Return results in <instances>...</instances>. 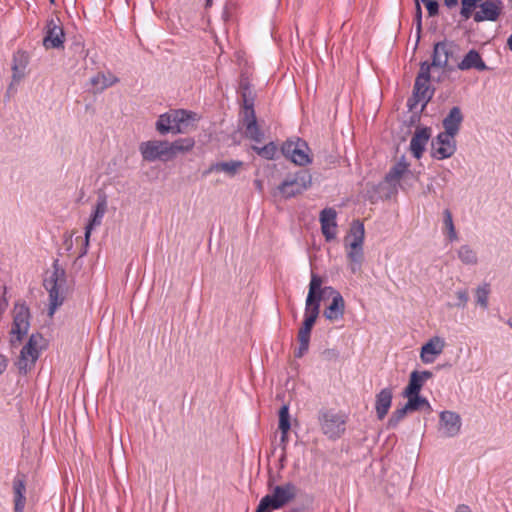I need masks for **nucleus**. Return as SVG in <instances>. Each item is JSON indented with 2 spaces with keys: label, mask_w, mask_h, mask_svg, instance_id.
Instances as JSON below:
<instances>
[{
  "label": "nucleus",
  "mask_w": 512,
  "mask_h": 512,
  "mask_svg": "<svg viewBox=\"0 0 512 512\" xmlns=\"http://www.w3.org/2000/svg\"><path fill=\"white\" fill-rule=\"evenodd\" d=\"M507 44H508L510 50L512 51V34L509 36Z\"/></svg>",
  "instance_id": "bf43d9fd"
},
{
  "label": "nucleus",
  "mask_w": 512,
  "mask_h": 512,
  "mask_svg": "<svg viewBox=\"0 0 512 512\" xmlns=\"http://www.w3.org/2000/svg\"><path fill=\"white\" fill-rule=\"evenodd\" d=\"M84 254H86V249L81 253V256H83Z\"/></svg>",
  "instance_id": "338daca9"
},
{
  "label": "nucleus",
  "mask_w": 512,
  "mask_h": 512,
  "mask_svg": "<svg viewBox=\"0 0 512 512\" xmlns=\"http://www.w3.org/2000/svg\"><path fill=\"white\" fill-rule=\"evenodd\" d=\"M431 137L430 127H418L410 141V150L416 159H420Z\"/></svg>",
  "instance_id": "6ab92c4d"
},
{
  "label": "nucleus",
  "mask_w": 512,
  "mask_h": 512,
  "mask_svg": "<svg viewBox=\"0 0 512 512\" xmlns=\"http://www.w3.org/2000/svg\"><path fill=\"white\" fill-rule=\"evenodd\" d=\"M271 494L282 508L296 497L297 488L293 483L287 482L283 485L275 486Z\"/></svg>",
  "instance_id": "393cba45"
},
{
  "label": "nucleus",
  "mask_w": 512,
  "mask_h": 512,
  "mask_svg": "<svg viewBox=\"0 0 512 512\" xmlns=\"http://www.w3.org/2000/svg\"><path fill=\"white\" fill-rule=\"evenodd\" d=\"M29 63V55L24 51H17L13 55L12 61V82L7 89V96L10 97L16 92L14 84H18L25 76L26 68Z\"/></svg>",
  "instance_id": "2eb2a0df"
},
{
  "label": "nucleus",
  "mask_w": 512,
  "mask_h": 512,
  "mask_svg": "<svg viewBox=\"0 0 512 512\" xmlns=\"http://www.w3.org/2000/svg\"><path fill=\"white\" fill-rule=\"evenodd\" d=\"M279 430L281 432H289L291 424H290V416H289V408L287 405H283L279 410Z\"/></svg>",
  "instance_id": "79ce46f5"
},
{
  "label": "nucleus",
  "mask_w": 512,
  "mask_h": 512,
  "mask_svg": "<svg viewBox=\"0 0 512 512\" xmlns=\"http://www.w3.org/2000/svg\"><path fill=\"white\" fill-rule=\"evenodd\" d=\"M49 1H50V3H52V4L55 2V0H49Z\"/></svg>",
  "instance_id": "774afa93"
},
{
  "label": "nucleus",
  "mask_w": 512,
  "mask_h": 512,
  "mask_svg": "<svg viewBox=\"0 0 512 512\" xmlns=\"http://www.w3.org/2000/svg\"><path fill=\"white\" fill-rule=\"evenodd\" d=\"M195 116V113L184 109L170 110L158 117L156 130L161 135L186 133L194 126Z\"/></svg>",
  "instance_id": "7ed1b4c3"
},
{
  "label": "nucleus",
  "mask_w": 512,
  "mask_h": 512,
  "mask_svg": "<svg viewBox=\"0 0 512 512\" xmlns=\"http://www.w3.org/2000/svg\"><path fill=\"white\" fill-rule=\"evenodd\" d=\"M194 145H195V141L191 137L180 138L173 142L167 141V150H168L169 161L174 159L180 153H185V152L192 150Z\"/></svg>",
  "instance_id": "c756f323"
},
{
  "label": "nucleus",
  "mask_w": 512,
  "mask_h": 512,
  "mask_svg": "<svg viewBox=\"0 0 512 512\" xmlns=\"http://www.w3.org/2000/svg\"><path fill=\"white\" fill-rule=\"evenodd\" d=\"M308 150L309 147L307 143L304 140L298 138V145L289 160L299 166H304L311 163V158L307 153Z\"/></svg>",
  "instance_id": "2f4dec72"
},
{
  "label": "nucleus",
  "mask_w": 512,
  "mask_h": 512,
  "mask_svg": "<svg viewBox=\"0 0 512 512\" xmlns=\"http://www.w3.org/2000/svg\"><path fill=\"white\" fill-rule=\"evenodd\" d=\"M489 293L490 285L488 283H484L476 289V303L484 309L488 307Z\"/></svg>",
  "instance_id": "a19ab883"
},
{
  "label": "nucleus",
  "mask_w": 512,
  "mask_h": 512,
  "mask_svg": "<svg viewBox=\"0 0 512 512\" xmlns=\"http://www.w3.org/2000/svg\"><path fill=\"white\" fill-rule=\"evenodd\" d=\"M331 294L332 302L324 310V316L330 321H335L343 317L345 302L342 295L337 290L334 289V292H331Z\"/></svg>",
  "instance_id": "bb28decb"
},
{
  "label": "nucleus",
  "mask_w": 512,
  "mask_h": 512,
  "mask_svg": "<svg viewBox=\"0 0 512 512\" xmlns=\"http://www.w3.org/2000/svg\"><path fill=\"white\" fill-rule=\"evenodd\" d=\"M326 296H332L331 290H327Z\"/></svg>",
  "instance_id": "0e129e2a"
},
{
  "label": "nucleus",
  "mask_w": 512,
  "mask_h": 512,
  "mask_svg": "<svg viewBox=\"0 0 512 512\" xmlns=\"http://www.w3.org/2000/svg\"><path fill=\"white\" fill-rule=\"evenodd\" d=\"M504 10L502 0H461L460 16L463 21L471 17L476 23L499 19Z\"/></svg>",
  "instance_id": "f257e3e1"
},
{
  "label": "nucleus",
  "mask_w": 512,
  "mask_h": 512,
  "mask_svg": "<svg viewBox=\"0 0 512 512\" xmlns=\"http://www.w3.org/2000/svg\"><path fill=\"white\" fill-rule=\"evenodd\" d=\"M45 348V339L40 333L30 335L27 343L22 347L20 356L16 365L20 373L26 374L31 370L40 356V352Z\"/></svg>",
  "instance_id": "0eeeda50"
},
{
  "label": "nucleus",
  "mask_w": 512,
  "mask_h": 512,
  "mask_svg": "<svg viewBox=\"0 0 512 512\" xmlns=\"http://www.w3.org/2000/svg\"><path fill=\"white\" fill-rule=\"evenodd\" d=\"M312 184V175L308 170L301 169L295 173L288 174L285 179L276 187L274 196L280 195L289 199L302 194Z\"/></svg>",
  "instance_id": "39448f33"
},
{
  "label": "nucleus",
  "mask_w": 512,
  "mask_h": 512,
  "mask_svg": "<svg viewBox=\"0 0 512 512\" xmlns=\"http://www.w3.org/2000/svg\"><path fill=\"white\" fill-rule=\"evenodd\" d=\"M14 512H24L26 505V475L17 473L12 481Z\"/></svg>",
  "instance_id": "a211bd4d"
},
{
  "label": "nucleus",
  "mask_w": 512,
  "mask_h": 512,
  "mask_svg": "<svg viewBox=\"0 0 512 512\" xmlns=\"http://www.w3.org/2000/svg\"><path fill=\"white\" fill-rule=\"evenodd\" d=\"M65 33L59 18L50 19L45 26L43 46L46 49H61L64 47Z\"/></svg>",
  "instance_id": "4468645a"
},
{
  "label": "nucleus",
  "mask_w": 512,
  "mask_h": 512,
  "mask_svg": "<svg viewBox=\"0 0 512 512\" xmlns=\"http://www.w3.org/2000/svg\"><path fill=\"white\" fill-rule=\"evenodd\" d=\"M252 149L262 158L266 160H273L278 151L277 146L274 142H270L263 147L252 146Z\"/></svg>",
  "instance_id": "4c0bfd02"
},
{
  "label": "nucleus",
  "mask_w": 512,
  "mask_h": 512,
  "mask_svg": "<svg viewBox=\"0 0 512 512\" xmlns=\"http://www.w3.org/2000/svg\"><path fill=\"white\" fill-rule=\"evenodd\" d=\"M455 512H472V511L468 505L460 504L457 506Z\"/></svg>",
  "instance_id": "864d4df0"
},
{
  "label": "nucleus",
  "mask_w": 512,
  "mask_h": 512,
  "mask_svg": "<svg viewBox=\"0 0 512 512\" xmlns=\"http://www.w3.org/2000/svg\"><path fill=\"white\" fill-rule=\"evenodd\" d=\"M74 49H75V51L80 50L81 52H83V46L80 42L74 43Z\"/></svg>",
  "instance_id": "13d9d810"
},
{
  "label": "nucleus",
  "mask_w": 512,
  "mask_h": 512,
  "mask_svg": "<svg viewBox=\"0 0 512 512\" xmlns=\"http://www.w3.org/2000/svg\"><path fill=\"white\" fill-rule=\"evenodd\" d=\"M457 302L453 306L458 308H465L469 301V293L467 289L458 290L456 293Z\"/></svg>",
  "instance_id": "a18cd8bd"
},
{
  "label": "nucleus",
  "mask_w": 512,
  "mask_h": 512,
  "mask_svg": "<svg viewBox=\"0 0 512 512\" xmlns=\"http://www.w3.org/2000/svg\"><path fill=\"white\" fill-rule=\"evenodd\" d=\"M431 71L428 61L420 63L419 72L415 78L412 96L407 101L410 111L414 110L418 103H422L421 111L425 109L435 93V88L431 86Z\"/></svg>",
  "instance_id": "20e7f679"
},
{
  "label": "nucleus",
  "mask_w": 512,
  "mask_h": 512,
  "mask_svg": "<svg viewBox=\"0 0 512 512\" xmlns=\"http://www.w3.org/2000/svg\"><path fill=\"white\" fill-rule=\"evenodd\" d=\"M339 351L335 348H328L322 351L321 357L324 361L335 362L339 359Z\"/></svg>",
  "instance_id": "49530a36"
},
{
  "label": "nucleus",
  "mask_w": 512,
  "mask_h": 512,
  "mask_svg": "<svg viewBox=\"0 0 512 512\" xmlns=\"http://www.w3.org/2000/svg\"><path fill=\"white\" fill-rule=\"evenodd\" d=\"M3 304L7 305V301H6V299L2 296V305H3Z\"/></svg>",
  "instance_id": "680f3d73"
},
{
  "label": "nucleus",
  "mask_w": 512,
  "mask_h": 512,
  "mask_svg": "<svg viewBox=\"0 0 512 512\" xmlns=\"http://www.w3.org/2000/svg\"><path fill=\"white\" fill-rule=\"evenodd\" d=\"M52 268L51 273L43 280V286L49 293L48 314L50 316L63 304L67 292L66 272L60 267L58 259L54 260Z\"/></svg>",
  "instance_id": "f03ea898"
},
{
  "label": "nucleus",
  "mask_w": 512,
  "mask_h": 512,
  "mask_svg": "<svg viewBox=\"0 0 512 512\" xmlns=\"http://www.w3.org/2000/svg\"><path fill=\"white\" fill-rule=\"evenodd\" d=\"M443 222H444V226L446 228V230H451L452 228H455L454 226V223H453V217H452V213L449 209H445L443 211Z\"/></svg>",
  "instance_id": "8fccbe9b"
},
{
  "label": "nucleus",
  "mask_w": 512,
  "mask_h": 512,
  "mask_svg": "<svg viewBox=\"0 0 512 512\" xmlns=\"http://www.w3.org/2000/svg\"><path fill=\"white\" fill-rule=\"evenodd\" d=\"M424 385V382L422 379H420V376L418 375V371L415 370L411 372L409 383L403 390V396H415L416 394H419L422 387Z\"/></svg>",
  "instance_id": "473e14b6"
},
{
  "label": "nucleus",
  "mask_w": 512,
  "mask_h": 512,
  "mask_svg": "<svg viewBox=\"0 0 512 512\" xmlns=\"http://www.w3.org/2000/svg\"><path fill=\"white\" fill-rule=\"evenodd\" d=\"M455 135L440 132L431 142V156L437 160L450 158L456 152Z\"/></svg>",
  "instance_id": "f8f14e48"
},
{
  "label": "nucleus",
  "mask_w": 512,
  "mask_h": 512,
  "mask_svg": "<svg viewBox=\"0 0 512 512\" xmlns=\"http://www.w3.org/2000/svg\"><path fill=\"white\" fill-rule=\"evenodd\" d=\"M30 311L24 303H16L13 309V323L10 330V344L18 347L30 327Z\"/></svg>",
  "instance_id": "6e6552de"
},
{
  "label": "nucleus",
  "mask_w": 512,
  "mask_h": 512,
  "mask_svg": "<svg viewBox=\"0 0 512 512\" xmlns=\"http://www.w3.org/2000/svg\"><path fill=\"white\" fill-rule=\"evenodd\" d=\"M336 217L337 213L333 208H325L320 213L322 234L328 242L332 241L336 237Z\"/></svg>",
  "instance_id": "412c9836"
},
{
  "label": "nucleus",
  "mask_w": 512,
  "mask_h": 512,
  "mask_svg": "<svg viewBox=\"0 0 512 512\" xmlns=\"http://www.w3.org/2000/svg\"><path fill=\"white\" fill-rule=\"evenodd\" d=\"M364 225L359 220H354L351 223L349 232L345 237V243L350 247L347 257L351 264V271L353 273L360 269L364 255H363V241H364Z\"/></svg>",
  "instance_id": "423d86ee"
},
{
  "label": "nucleus",
  "mask_w": 512,
  "mask_h": 512,
  "mask_svg": "<svg viewBox=\"0 0 512 512\" xmlns=\"http://www.w3.org/2000/svg\"><path fill=\"white\" fill-rule=\"evenodd\" d=\"M322 432L330 439H337L345 432L343 415L332 411H321L318 416Z\"/></svg>",
  "instance_id": "9d476101"
},
{
  "label": "nucleus",
  "mask_w": 512,
  "mask_h": 512,
  "mask_svg": "<svg viewBox=\"0 0 512 512\" xmlns=\"http://www.w3.org/2000/svg\"><path fill=\"white\" fill-rule=\"evenodd\" d=\"M408 399L406 402V408L409 409L411 412L418 411L420 409H426L427 412L432 411V407L428 400L419 394H416L415 396H404Z\"/></svg>",
  "instance_id": "72a5a7b5"
},
{
  "label": "nucleus",
  "mask_w": 512,
  "mask_h": 512,
  "mask_svg": "<svg viewBox=\"0 0 512 512\" xmlns=\"http://www.w3.org/2000/svg\"><path fill=\"white\" fill-rule=\"evenodd\" d=\"M409 172V163L405 160V157L402 156L401 159L390 168L385 176V181L395 187L400 179Z\"/></svg>",
  "instance_id": "c85d7f7f"
},
{
  "label": "nucleus",
  "mask_w": 512,
  "mask_h": 512,
  "mask_svg": "<svg viewBox=\"0 0 512 512\" xmlns=\"http://www.w3.org/2000/svg\"><path fill=\"white\" fill-rule=\"evenodd\" d=\"M440 431L445 437H454L459 434L461 429V417L453 411H442L440 413Z\"/></svg>",
  "instance_id": "dca6fc26"
},
{
  "label": "nucleus",
  "mask_w": 512,
  "mask_h": 512,
  "mask_svg": "<svg viewBox=\"0 0 512 512\" xmlns=\"http://www.w3.org/2000/svg\"><path fill=\"white\" fill-rule=\"evenodd\" d=\"M140 153L145 161L154 162L160 160L169 161L167 141L149 140L142 142L139 146Z\"/></svg>",
  "instance_id": "ddd939ff"
},
{
  "label": "nucleus",
  "mask_w": 512,
  "mask_h": 512,
  "mask_svg": "<svg viewBox=\"0 0 512 512\" xmlns=\"http://www.w3.org/2000/svg\"><path fill=\"white\" fill-rule=\"evenodd\" d=\"M319 315L315 313H307L305 311V318L301 328L298 331V338L310 339L312 328Z\"/></svg>",
  "instance_id": "f704fd0d"
},
{
  "label": "nucleus",
  "mask_w": 512,
  "mask_h": 512,
  "mask_svg": "<svg viewBox=\"0 0 512 512\" xmlns=\"http://www.w3.org/2000/svg\"><path fill=\"white\" fill-rule=\"evenodd\" d=\"M243 126L245 127V136L255 142H261L264 138V133L260 129L255 110L251 109L243 111Z\"/></svg>",
  "instance_id": "aec40b11"
},
{
  "label": "nucleus",
  "mask_w": 512,
  "mask_h": 512,
  "mask_svg": "<svg viewBox=\"0 0 512 512\" xmlns=\"http://www.w3.org/2000/svg\"><path fill=\"white\" fill-rule=\"evenodd\" d=\"M243 166V162L239 160H231L228 162H217L212 164L204 174L211 172H224L229 176H234Z\"/></svg>",
  "instance_id": "7c9ffc66"
},
{
  "label": "nucleus",
  "mask_w": 512,
  "mask_h": 512,
  "mask_svg": "<svg viewBox=\"0 0 512 512\" xmlns=\"http://www.w3.org/2000/svg\"><path fill=\"white\" fill-rule=\"evenodd\" d=\"M238 92L242 99L244 111L254 109L255 93L252 89L250 79L245 72L240 75Z\"/></svg>",
  "instance_id": "b1692460"
},
{
  "label": "nucleus",
  "mask_w": 512,
  "mask_h": 512,
  "mask_svg": "<svg viewBox=\"0 0 512 512\" xmlns=\"http://www.w3.org/2000/svg\"><path fill=\"white\" fill-rule=\"evenodd\" d=\"M447 236H448V239L450 241H455L458 239V235H457V232L455 230V228H452L451 230H448L447 231Z\"/></svg>",
  "instance_id": "603ef678"
},
{
  "label": "nucleus",
  "mask_w": 512,
  "mask_h": 512,
  "mask_svg": "<svg viewBox=\"0 0 512 512\" xmlns=\"http://www.w3.org/2000/svg\"><path fill=\"white\" fill-rule=\"evenodd\" d=\"M427 9L428 16L434 17L439 13V2L437 0H428L423 3Z\"/></svg>",
  "instance_id": "09e8293b"
},
{
  "label": "nucleus",
  "mask_w": 512,
  "mask_h": 512,
  "mask_svg": "<svg viewBox=\"0 0 512 512\" xmlns=\"http://www.w3.org/2000/svg\"><path fill=\"white\" fill-rule=\"evenodd\" d=\"M298 145V138L296 139V141H293V140H287L285 141L282 146H281V153L283 154V156H285L287 159H290V157L293 155V153L295 152V149Z\"/></svg>",
  "instance_id": "c03bdc74"
},
{
  "label": "nucleus",
  "mask_w": 512,
  "mask_h": 512,
  "mask_svg": "<svg viewBox=\"0 0 512 512\" xmlns=\"http://www.w3.org/2000/svg\"><path fill=\"white\" fill-rule=\"evenodd\" d=\"M444 347L445 341L442 338L438 336L431 338L421 348V361L425 364L432 363L434 361L435 356L442 353Z\"/></svg>",
  "instance_id": "4be33fe9"
},
{
  "label": "nucleus",
  "mask_w": 512,
  "mask_h": 512,
  "mask_svg": "<svg viewBox=\"0 0 512 512\" xmlns=\"http://www.w3.org/2000/svg\"><path fill=\"white\" fill-rule=\"evenodd\" d=\"M464 115L459 106L452 107L442 121L444 131L448 135H457L460 131Z\"/></svg>",
  "instance_id": "5701e85b"
},
{
  "label": "nucleus",
  "mask_w": 512,
  "mask_h": 512,
  "mask_svg": "<svg viewBox=\"0 0 512 512\" xmlns=\"http://www.w3.org/2000/svg\"><path fill=\"white\" fill-rule=\"evenodd\" d=\"M107 211V198L106 195H100L97 199L95 209L88 224L85 227V246L87 247L89 244V239L92 230L100 226L102 223V219Z\"/></svg>",
  "instance_id": "f3484780"
},
{
  "label": "nucleus",
  "mask_w": 512,
  "mask_h": 512,
  "mask_svg": "<svg viewBox=\"0 0 512 512\" xmlns=\"http://www.w3.org/2000/svg\"><path fill=\"white\" fill-rule=\"evenodd\" d=\"M444 5L451 9L453 7H456L458 5V0H444Z\"/></svg>",
  "instance_id": "5fc2aeb1"
},
{
  "label": "nucleus",
  "mask_w": 512,
  "mask_h": 512,
  "mask_svg": "<svg viewBox=\"0 0 512 512\" xmlns=\"http://www.w3.org/2000/svg\"><path fill=\"white\" fill-rule=\"evenodd\" d=\"M392 389L387 387L376 394L375 410L379 420H383L392 404Z\"/></svg>",
  "instance_id": "cd10ccee"
},
{
  "label": "nucleus",
  "mask_w": 512,
  "mask_h": 512,
  "mask_svg": "<svg viewBox=\"0 0 512 512\" xmlns=\"http://www.w3.org/2000/svg\"><path fill=\"white\" fill-rule=\"evenodd\" d=\"M281 507L277 504L272 494L265 495L259 502L256 512H271L273 510L280 509Z\"/></svg>",
  "instance_id": "e433bc0d"
},
{
  "label": "nucleus",
  "mask_w": 512,
  "mask_h": 512,
  "mask_svg": "<svg viewBox=\"0 0 512 512\" xmlns=\"http://www.w3.org/2000/svg\"><path fill=\"white\" fill-rule=\"evenodd\" d=\"M1 361L3 363V362H6L7 360L2 356Z\"/></svg>",
  "instance_id": "69168bd1"
},
{
  "label": "nucleus",
  "mask_w": 512,
  "mask_h": 512,
  "mask_svg": "<svg viewBox=\"0 0 512 512\" xmlns=\"http://www.w3.org/2000/svg\"><path fill=\"white\" fill-rule=\"evenodd\" d=\"M424 193H435L433 185L432 184H428L426 189L424 190Z\"/></svg>",
  "instance_id": "4d7b16f0"
},
{
  "label": "nucleus",
  "mask_w": 512,
  "mask_h": 512,
  "mask_svg": "<svg viewBox=\"0 0 512 512\" xmlns=\"http://www.w3.org/2000/svg\"><path fill=\"white\" fill-rule=\"evenodd\" d=\"M90 82L93 86L100 85L98 90L103 91L118 82V78L114 77L113 79H108L104 74L98 73L96 76L91 78Z\"/></svg>",
  "instance_id": "ea45409f"
},
{
  "label": "nucleus",
  "mask_w": 512,
  "mask_h": 512,
  "mask_svg": "<svg viewBox=\"0 0 512 512\" xmlns=\"http://www.w3.org/2000/svg\"><path fill=\"white\" fill-rule=\"evenodd\" d=\"M212 5V0H206V6H211Z\"/></svg>",
  "instance_id": "052dcab7"
},
{
  "label": "nucleus",
  "mask_w": 512,
  "mask_h": 512,
  "mask_svg": "<svg viewBox=\"0 0 512 512\" xmlns=\"http://www.w3.org/2000/svg\"><path fill=\"white\" fill-rule=\"evenodd\" d=\"M322 278L312 273L309 284V291L305 303V311L307 313H315L319 315L320 303L326 297L327 290L334 292V288L330 286L322 287Z\"/></svg>",
  "instance_id": "1a4fd4ad"
},
{
  "label": "nucleus",
  "mask_w": 512,
  "mask_h": 512,
  "mask_svg": "<svg viewBox=\"0 0 512 512\" xmlns=\"http://www.w3.org/2000/svg\"><path fill=\"white\" fill-rule=\"evenodd\" d=\"M287 441H288V432H285V433L281 432L280 442L283 445V450H285V448H286Z\"/></svg>",
  "instance_id": "6e6d98bb"
},
{
  "label": "nucleus",
  "mask_w": 512,
  "mask_h": 512,
  "mask_svg": "<svg viewBox=\"0 0 512 512\" xmlns=\"http://www.w3.org/2000/svg\"><path fill=\"white\" fill-rule=\"evenodd\" d=\"M414 21L416 25V34L417 41L420 39L421 31H422V8L419 3V0H415V16Z\"/></svg>",
  "instance_id": "37998d69"
},
{
  "label": "nucleus",
  "mask_w": 512,
  "mask_h": 512,
  "mask_svg": "<svg viewBox=\"0 0 512 512\" xmlns=\"http://www.w3.org/2000/svg\"><path fill=\"white\" fill-rule=\"evenodd\" d=\"M457 68L461 71H466L470 69H476L478 71H486L489 67L483 61L480 53L471 49L462 59L460 63H458Z\"/></svg>",
  "instance_id": "a878e982"
},
{
  "label": "nucleus",
  "mask_w": 512,
  "mask_h": 512,
  "mask_svg": "<svg viewBox=\"0 0 512 512\" xmlns=\"http://www.w3.org/2000/svg\"><path fill=\"white\" fill-rule=\"evenodd\" d=\"M408 412L411 411L406 408V404L403 407L396 409L388 419L387 428H396L398 424L405 418Z\"/></svg>",
  "instance_id": "58836bf2"
},
{
  "label": "nucleus",
  "mask_w": 512,
  "mask_h": 512,
  "mask_svg": "<svg viewBox=\"0 0 512 512\" xmlns=\"http://www.w3.org/2000/svg\"><path fill=\"white\" fill-rule=\"evenodd\" d=\"M456 45L453 41L443 40L434 44L432 52V62H428L429 70L432 68H441L451 71L449 59L453 56Z\"/></svg>",
  "instance_id": "9b49d317"
},
{
  "label": "nucleus",
  "mask_w": 512,
  "mask_h": 512,
  "mask_svg": "<svg viewBox=\"0 0 512 512\" xmlns=\"http://www.w3.org/2000/svg\"><path fill=\"white\" fill-rule=\"evenodd\" d=\"M299 347L294 351L295 358H301L309 349L310 339L298 338Z\"/></svg>",
  "instance_id": "de8ad7c7"
},
{
  "label": "nucleus",
  "mask_w": 512,
  "mask_h": 512,
  "mask_svg": "<svg viewBox=\"0 0 512 512\" xmlns=\"http://www.w3.org/2000/svg\"><path fill=\"white\" fill-rule=\"evenodd\" d=\"M507 323L512 328V319H509Z\"/></svg>",
  "instance_id": "e2e57ef3"
},
{
  "label": "nucleus",
  "mask_w": 512,
  "mask_h": 512,
  "mask_svg": "<svg viewBox=\"0 0 512 512\" xmlns=\"http://www.w3.org/2000/svg\"><path fill=\"white\" fill-rule=\"evenodd\" d=\"M458 258L465 265H476L478 262L477 253L469 246L462 245L458 251Z\"/></svg>",
  "instance_id": "c9c22d12"
},
{
  "label": "nucleus",
  "mask_w": 512,
  "mask_h": 512,
  "mask_svg": "<svg viewBox=\"0 0 512 512\" xmlns=\"http://www.w3.org/2000/svg\"><path fill=\"white\" fill-rule=\"evenodd\" d=\"M418 375L420 376V379H422V381L425 382L426 380L432 378L433 373L431 371L424 370L421 372L418 371Z\"/></svg>",
  "instance_id": "3c124183"
}]
</instances>
